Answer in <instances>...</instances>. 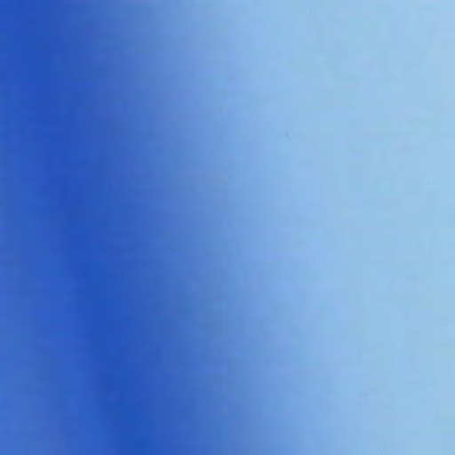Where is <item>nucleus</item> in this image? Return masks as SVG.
Returning a JSON list of instances; mask_svg holds the SVG:
<instances>
[{
	"mask_svg": "<svg viewBox=\"0 0 455 455\" xmlns=\"http://www.w3.org/2000/svg\"><path fill=\"white\" fill-rule=\"evenodd\" d=\"M1 223H4V217H1Z\"/></svg>",
	"mask_w": 455,
	"mask_h": 455,
	"instance_id": "nucleus-6",
	"label": "nucleus"
},
{
	"mask_svg": "<svg viewBox=\"0 0 455 455\" xmlns=\"http://www.w3.org/2000/svg\"><path fill=\"white\" fill-rule=\"evenodd\" d=\"M1 223H4V217H1Z\"/></svg>",
	"mask_w": 455,
	"mask_h": 455,
	"instance_id": "nucleus-7",
	"label": "nucleus"
},
{
	"mask_svg": "<svg viewBox=\"0 0 455 455\" xmlns=\"http://www.w3.org/2000/svg\"><path fill=\"white\" fill-rule=\"evenodd\" d=\"M1 365H2V366L4 365V363H3V362L1 363Z\"/></svg>",
	"mask_w": 455,
	"mask_h": 455,
	"instance_id": "nucleus-16",
	"label": "nucleus"
},
{
	"mask_svg": "<svg viewBox=\"0 0 455 455\" xmlns=\"http://www.w3.org/2000/svg\"><path fill=\"white\" fill-rule=\"evenodd\" d=\"M1 223H4V217H1Z\"/></svg>",
	"mask_w": 455,
	"mask_h": 455,
	"instance_id": "nucleus-5",
	"label": "nucleus"
},
{
	"mask_svg": "<svg viewBox=\"0 0 455 455\" xmlns=\"http://www.w3.org/2000/svg\"><path fill=\"white\" fill-rule=\"evenodd\" d=\"M1 358H4V352H1Z\"/></svg>",
	"mask_w": 455,
	"mask_h": 455,
	"instance_id": "nucleus-10",
	"label": "nucleus"
},
{
	"mask_svg": "<svg viewBox=\"0 0 455 455\" xmlns=\"http://www.w3.org/2000/svg\"><path fill=\"white\" fill-rule=\"evenodd\" d=\"M1 248H2V249L4 248V245H3V244L1 245Z\"/></svg>",
	"mask_w": 455,
	"mask_h": 455,
	"instance_id": "nucleus-13",
	"label": "nucleus"
},
{
	"mask_svg": "<svg viewBox=\"0 0 455 455\" xmlns=\"http://www.w3.org/2000/svg\"><path fill=\"white\" fill-rule=\"evenodd\" d=\"M1 388L2 389L4 388V380L3 379L1 380Z\"/></svg>",
	"mask_w": 455,
	"mask_h": 455,
	"instance_id": "nucleus-2",
	"label": "nucleus"
},
{
	"mask_svg": "<svg viewBox=\"0 0 455 455\" xmlns=\"http://www.w3.org/2000/svg\"><path fill=\"white\" fill-rule=\"evenodd\" d=\"M1 358H4V352H1Z\"/></svg>",
	"mask_w": 455,
	"mask_h": 455,
	"instance_id": "nucleus-9",
	"label": "nucleus"
},
{
	"mask_svg": "<svg viewBox=\"0 0 455 455\" xmlns=\"http://www.w3.org/2000/svg\"><path fill=\"white\" fill-rule=\"evenodd\" d=\"M1 388L2 389L4 388V380L3 379L1 380Z\"/></svg>",
	"mask_w": 455,
	"mask_h": 455,
	"instance_id": "nucleus-4",
	"label": "nucleus"
},
{
	"mask_svg": "<svg viewBox=\"0 0 455 455\" xmlns=\"http://www.w3.org/2000/svg\"><path fill=\"white\" fill-rule=\"evenodd\" d=\"M1 216H2V217L4 216V213H3V212L1 213Z\"/></svg>",
	"mask_w": 455,
	"mask_h": 455,
	"instance_id": "nucleus-12",
	"label": "nucleus"
},
{
	"mask_svg": "<svg viewBox=\"0 0 455 455\" xmlns=\"http://www.w3.org/2000/svg\"><path fill=\"white\" fill-rule=\"evenodd\" d=\"M1 328H2V329L4 328V325H3V324L1 325Z\"/></svg>",
	"mask_w": 455,
	"mask_h": 455,
	"instance_id": "nucleus-15",
	"label": "nucleus"
},
{
	"mask_svg": "<svg viewBox=\"0 0 455 455\" xmlns=\"http://www.w3.org/2000/svg\"><path fill=\"white\" fill-rule=\"evenodd\" d=\"M1 308H2V309L4 308V306H3V305L1 306Z\"/></svg>",
	"mask_w": 455,
	"mask_h": 455,
	"instance_id": "nucleus-14",
	"label": "nucleus"
},
{
	"mask_svg": "<svg viewBox=\"0 0 455 455\" xmlns=\"http://www.w3.org/2000/svg\"><path fill=\"white\" fill-rule=\"evenodd\" d=\"M1 388L2 389L4 388V380L3 379L1 380Z\"/></svg>",
	"mask_w": 455,
	"mask_h": 455,
	"instance_id": "nucleus-3",
	"label": "nucleus"
},
{
	"mask_svg": "<svg viewBox=\"0 0 455 455\" xmlns=\"http://www.w3.org/2000/svg\"><path fill=\"white\" fill-rule=\"evenodd\" d=\"M1 404H2V405L4 404V402H3V401L1 402Z\"/></svg>",
	"mask_w": 455,
	"mask_h": 455,
	"instance_id": "nucleus-17",
	"label": "nucleus"
},
{
	"mask_svg": "<svg viewBox=\"0 0 455 455\" xmlns=\"http://www.w3.org/2000/svg\"><path fill=\"white\" fill-rule=\"evenodd\" d=\"M1 358H4V352H1Z\"/></svg>",
	"mask_w": 455,
	"mask_h": 455,
	"instance_id": "nucleus-8",
	"label": "nucleus"
},
{
	"mask_svg": "<svg viewBox=\"0 0 455 455\" xmlns=\"http://www.w3.org/2000/svg\"><path fill=\"white\" fill-rule=\"evenodd\" d=\"M1 388L2 389L4 388V380L3 379L1 380Z\"/></svg>",
	"mask_w": 455,
	"mask_h": 455,
	"instance_id": "nucleus-1",
	"label": "nucleus"
},
{
	"mask_svg": "<svg viewBox=\"0 0 455 455\" xmlns=\"http://www.w3.org/2000/svg\"><path fill=\"white\" fill-rule=\"evenodd\" d=\"M1 179H2V180L4 179V176H3V175L1 176Z\"/></svg>",
	"mask_w": 455,
	"mask_h": 455,
	"instance_id": "nucleus-11",
	"label": "nucleus"
}]
</instances>
